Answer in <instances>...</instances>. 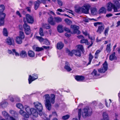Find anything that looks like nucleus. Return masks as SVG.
<instances>
[{
	"instance_id": "72a5a7b5",
	"label": "nucleus",
	"mask_w": 120,
	"mask_h": 120,
	"mask_svg": "<svg viewBox=\"0 0 120 120\" xmlns=\"http://www.w3.org/2000/svg\"><path fill=\"white\" fill-rule=\"evenodd\" d=\"M57 30L60 33L63 32L64 30L63 29V26L62 25H59L57 26Z\"/></svg>"
},
{
	"instance_id": "49530a36",
	"label": "nucleus",
	"mask_w": 120,
	"mask_h": 120,
	"mask_svg": "<svg viewBox=\"0 0 120 120\" xmlns=\"http://www.w3.org/2000/svg\"><path fill=\"white\" fill-rule=\"evenodd\" d=\"M64 21L65 23L68 24L69 25L72 23L71 21L68 19H65Z\"/></svg>"
},
{
	"instance_id": "473e14b6",
	"label": "nucleus",
	"mask_w": 120,
	"mask_h": 120,
	"mask_svg": "<svg viewBox=\"0 0 120 120\" xmlns=\"http://www.w3.org/2000/svg\"><path fill=\"white\" fill-rule=\"evenodd\" d=\"M105 105L107 107H109L110 103H111V100L110 99L108 100H105Z\"/></svg>"
},
{
	"instance_id": "e433bc0d",
	"label": "nucleus",
	"mask_w": 120,
	"mask_h": 120,
	"mask_svg": "<svg viewBox=\"0 0 120 120\" xmlns=\"http://www.w3.org/2000/svg\"><path fill=\"white\" fill-rule=\"evenodd\" d=\"M116 58L115 55V53L114 52L112 54L109 56V60H112L115 59Z\"/></svg>"
},
{
	"instance_id": "39448f33",
	"label": "nucleus",
	"mask_w": 120,
	"mask_h": 120,
	"mask_svg": "<svg viewBox=\"0 0 120 120\" xmlns=\"http://www.w3.org/2000/svg\"><path fill=\"white\" fill-rule=\"evenodd\" d=\"M91 109L86 107L84 108L82 111V115L83 117L90 116L92 113Z\"/></svg>"
},
{
	"instance_id": "f03ea898",
	"label": "nucleus",
	"mask_w": 120,
	"mask_h": 120,
	"mask_svg": "<svg viewBox=\"0 0 120 120\" xmlns=\"http://www.w3.org/2000/svg\"><path fill=\"white\" fill-rule=\"evenodd\" d=\"M44 97L45 99V104L46 107L48 110H50L51 109V103L53 104L55 102V95L53 94H51L50 97L49 94H46L44 96Z\"/></svg>"
},
{
	"instance_id": "2eb2a0df",
	"label": "nucleus",
	"mask_w": 120,
	"mask_h": 120,
	"mask_svg": "<svg viewBox=\"0 0 120 120\" xmlns=\"http://www.w3.org/2000/svg\"><path fill=\"white\" fill-rule=\"evenodd\" d=\"M48 22L51 25L54 26L56 24L55 20H53V18L52 17H50L48 19Z\"/></svg>"
},
{
	"instance_id": "9b49d317",
	"label": "nucleus",
	"mask_w": 120,
	"mask_h": 120,
	"mask_svg": "<svg viewBox=\"0 0 120 120\" xmlns=\"http://www.w3.org/2000/svg\"><path fill=\"white\" fill-rule=\"evenodd\" d=\"M23 27L26 34L28 35L31 33V30L30 26L26 23H25L23 25Z\"/></svg>"
},
{
	"instance_id": "393cba45",
	"label": "nucleus",
	"mask_w": 120,
	"mask_h": 120,
	"mask_svg": "<svg viewBox=\"0 0 120 120\" xmlns=\"http://www.w3.org/2000/svg\"><path fill=\"white\" fill-rule=\"evenodd\" d=\"M91 12L92 14L93 15H95L98 13L97 9L95 8H91Z\"/></svg>"
},
{
	"instance_id": "a878e982",
	"label": "nucleus",
	"mask_w": 120,
	"mask_h": 120,
	"mask_svg": "<svg viewBox=\"0 0 120 120\" xmlns=\"http://www.w3.org/2000/svg\"><path fill=\"white\" fill-rule=\"evenodd\" d=\"M22 39L18 36H17L16 38V42L17 43L19 44H20L22 43Z\"/></svg>"
},
{
	"instance_id": "5701e85b",
	"label": "nucleus",
	"mask_w": 120,
	"mask_h": 120,
	"mask_svg": "<svg viewBox=\"0 0 120 120\" xmlns=\"http://www.w3.org/2000/svg\"><path fill=\"white\" fill-rule=\"evenodd\" d=\"M73 52H74V53L76 56H80L81 55V51L78 50H73Z\"/></svg>"
},
{
	"instance_id": "1a4fd4ad",
	"label": "nucleus",
	"mask_w": 120,
	"mask_h": 120,
	"mask_svg": "<svg viewBox=\"0 0 120 120\" xmlns=\"http://www.w3.org/2000/svg\"><path fill=\"white\" fill-rule=\"evenodd\" d=\"M103 67L101 68L98 70L99 72L102 73H104L108 69V64L107 62L105 61L103 64Z\"/></svg>"
},
{
	"instance_id": "6e6552de",
	"label": "nucleus",
	"mask_w": 120,
	"mask_h": 120,
	"mask_svg": "<svg viewBox=\"0 0 120 120\" xmlns=\"http://www.w3.org/2000/svg\"><path fill=\"white\" fill-rule=\"evenodd\" d=\"M71 28L73 30L72 32L71 33L72 34H80V31L79 30V27L76 25H71Z\"/></svg>"
},
{
	"instance_id": "a18cd8bd",
	"label": "nucleus",
	"mask_w": 120,
	"mask_h": 120,
	"mask_svg": "<svg viewBox=\"0 0 120 120\" xmlns=\"http://www.w3.org/2000/svg\"><path fill=\"white\" fill-rule=\"evenodd\" d=\"M2 114L6 119H8V113L5 111L2 112Z\"/></svg>"
},
{
	"instance_id": "4c0bfd02",
	"label": "nucleus",
	"mask_w": 120,
	"mask_h": 120,
	"mask_svg": "<svg viewBox=\"0 0 120 120\" xmlns=\"http://www.w3.org/2000/svg\"><path fill=\"white\" fill-rule=\"evenodd\" d=\"M93 58V56L90 53L89 55V62L88 64V65H89L90 64L91 61L92 60Z\"/></svg>"
},
{
	"instance_id": "de8ad7c7",
	"label": "nucleus",
	"mask_w": 120,
	"mask_h": 120,
	"mask_svg": "<svg viewBox=\"0 0 120 120\" xmlns=\"http://www.w3.org/2000/svg\"><path fill=\"white\" fill-rule=\"evenodd\" d=\"M5 19H0V26H3L4 24Z\"/></svg>"
},
{
	"instance_id": "79ce46f5",
	"label": "nucleus",
	"mask_w": 120,
	"mask_h": 120,
	"mask_svg": "<svg viewBox=\"0 0 120 120\" xmlns=\"http://www.w3.org/2000/svg\"><path fill=\"white\" fill-rule=\"evenodd\" d=\"M78 49L77 50H78L80 51L83 52V47L82 45H79L77 46Z\"/></svg>"
},
{
	"instance_id": "4be33fe9",
	"label": "nucleus",
	"mask_w": 120,
	"mask_h": 120,
	"mask_svg": "<svg viewBox=\"0 0 120 120\" xmlns=\"http://www.w3.org/2000/svg\"><path fill=\"white\" fill-rule=\"evenodd\" d=\"M103 119H101V120H109L108 114L106 112H103Z\"/></svg>"
},
{
	"instance_id": "f3484780",
	"label": "nucleus",
	"mask_w": 120,
	"mask_h": 120,
	"mask_svg": "<svg viewBox=\"0 0 120 120\" xmlns=\"http://www.w3.org/2000/svg\"><path fill=\"white\" fill-rule=\"evenodd\" d=\"M19 56L22 58H24L27 57V53L25 51L22 50L20 52Z\"/></svg>"
},
{
	"instance_id": "20e7f679",
	"label": "nucleus",
	"mask_w": 120,
	"mask_h": 120,
	"mask_svg": "<svg viewBox=\"0 0 120 120\" xmlns=\"http://www.w3.org/2000/svg\"><path fill=\"white\" fill-rule=\"evenodd\" d=\"M91 7L90 4H84L81 8L79 7L77 9H76V11L79 12L81 10L85 14H88Z\"/></svg>"
},
{
	"instance_id": "b1692460",
	"label": "nucleus",
	"mask_w": 120,
	"mask_h": 120,
	"mask_svg": "<svg viewBox=\"0 0 120 120\" xmlns=\"http://www.w3.org/2000/svg\"><path fill=\"white\" fill-rule=\"evenodd\" d=\"M7 103L5 101H3L0 103V106L4 108L7 107Z\"/></svg>"
},
{
	"instance_id": "a19ab883",
	"label": "nucleus",
	"mask_w": 120,
	"mask_h": 120,
	"mask_svg": "<svg viewBox=\"0 0 120 120\" xmlns=\"http://www.w3.org/2000/svg\"><path fill=\"white\" fill-rule=\"evenodd\" d=\"M36 39H38L41 43L44 40V39L41 37L37 36H36Z\"/></svg>"
},
{
	"instance_id": "774afa93",
	"label": "nucleus",
	"mask_w": 120,
	"mask_h": 120,
	"mask_svg": "<svg viewBox=\"0 0 120 120\" xmlns=\"http://www.w3.org/2000/svg\"><path fill=\"white\" fill-rule=\"evenodd\" d=\"M9 120H16L13 117L10 116L9 119Z\"/></svg>"
},
{
	"instance_id": "cd10ccee",
	"label": "nucleus",
	"mask_w": 120,
	"mask_h": 120,
	"mask_svg": "<svg viewBox=\"0 0 120 120\" xmlns=\"http://www.w3.org/2000/svg\"><path fill=\"white\" fill-rule=\"evenodd\" d=\"M110 44H108L106 45V50L107 52L108 53H110L111 50V48L110 47Z\"/></svg>"
},
{
	"instance_id": "f704fd0d",
	"label": "nucleus",
	"mask_w": 120,
	"mask_h": 120,
	"mask_svg": "<svg viewBox=\"0 0 120 120\" xmlns=\"http://www.w3.org/2000/svg\"><path fill=\"white\" fill-rule=\"evenodd\" d=\"M6 16L5 13L4 12L0 13V19H5Z\"/></svg>"
},
{
	"instance_id": "6ab92c4d",
	"label": "nucleus",
	"mask_w": 120,
	"mask_h": 120,
	"mask_svg": "<svg viewBox=\"0 0 120 120\" xmlns=\"http://www.w3.org/2000/svg\"><path fill=\"white\" fill-rule=\"evenodd\" d=\"M14 44V42L13 38H8V45H13Z\"/></svg>"
},
{
	"instance_id": "5fc2aeb1",
	"label": "nucleus",
	"mask_w": 120,
	"mask_h": 120,
	"mask_svg": "<svg viewBox=\"0 0 120 120\" xmlns=\"http://www.w3.org/2000/svg\"><path fill=\"white\" fill-rule=\"evenodd\" d=\"M13 53H14L15 56H19V54L15 50V49H13L12 50Z\"/></svg>"
},
{
	"instance_id": "f257e3e1",
	"label": "nucleus",
	"mask_w": 120,
	"mask_h": 120,
	"mask_svg": "<svg viewBox=\"0 0 120 120\" xmlns=\"http://www.w3.org/2000/svg\"><path fill=\"white\" fill-rule=\"evenodd\" d=\"M24 108L26 112L24 113L23 115H22L24 117L23 120H29L28 118L32 114L36 117L38 116V112L34 108H30L27 105L24 106Z\"/></svg>"
},
{
	"instance_id": "ddd939ff",
	"label": "nucleus",
	"mask_w": 120,
	"mask_h": 120,
	"mask_svg": "<svg viewBox=\"0 0 120 120\" xmlns=\"http://www.w3.org/2000/svg\"><path fill=\"white\" fill-rule=\"evenodd\" d=\"M26 19L28 23L32 24L33 22L34 18L32 16L27 14L26 15Z\"/></svg>"
},
{
	"instance_id": "338daca9",
	"label": "nucleus",
	"mask_w": 120,
	"mask_h": 120,
	"mask_svg": "<svg viewBox=\"0 0 120 120\" xmlns=\"http://www.w3.org/2000/svg\"><path fill=\"white\" fill-rule=\"evenodd\" d=\"M16 14L17 15H18L20 17H21V15L20 14L19 11H17L16 12Z\"/></svg>"
},
{
	"instance_id": "4468645a",
	"label": "nucleus",
	"mask_w": 120,
	"mask_h": 120,
	"mask_svg": "<svg viewBox=\"0 0 120 120\" xmlns=\"http://www.w3.org/2000/svg\"><path fill=\"white\" fill-rule=\"evenodd\" d=\"M91 75H93L94 77V78L97 79L100 78L99 77V74L97 73V71L95 69H94L93 71L91 74Z\"/></svg>"
},
{
	"instance_id": "a211bd4d",
	"label": "nucleus",
	"mask_w": 120,
	"mask_h": 120,
	"mask_svg": "<svg viewBox=\"0 0 120 120\" xmlns=\"http://www.w3.org/2000/svg\"><path fill=\"white\" fill-rule=\"evenodd\" d=\"M69 65V64L68 62H65L64 68L68 71H69L72 70Z\"/></svg>"
},
{
	"instance_id": "58836bf2",
	"label": "nucleus",
	"mask_w": 120,
	"mask_h": 120,
	"mask_svg": "<svg viewBox=\"0 0 120 120\" xmlns=\"http://www.w3.org/2000/svg\"><path fill=\"white\" fill-rule=\"evenodd\" d=\"M18 36L22 39H24L25 38V35L23 32L22 31H20L19 36Z\"/></svg>"
},
{
	"instance_id": "e2e57ef3",
	"label": "nucleus",
	"mask_w": 120,
	"mask_h": 120,
	"mask_svg": "<svg viewBox=\"0 0 120 120\" xmlns=\"http://www.w3.org/2000/svg\"><path fill=\"white\" fill-rule=\"evenodd\" d=\"M64 30L65 31H67L68 32L70 33L71 32L70 30L68 28L65 27L64 28Z\"/></svg>"
},
{
	"instance_id": "423d86ee",
	"label": "nucleus",
	"mask_w": 120,
	"mask_h": 120,
	"mask_svg": "<svg viewBox=\"0 0 120 120\" xmlns=\"http://www.w3.org/2000/svg\"><path fill=\"white\" fill-rule=\"evenodd\" d=\"M94 26H98L96 32L98 33L101 34L102 32L105 29V26L101 22H97L94 23Z\"/></svg>"
},
{
	"instance_id": "69168bd1",
	"label": "nucleus",
	"mask_w": 120,
	"mask_h": 120,
	"mask_svg": "<svg viewBox=\"0 0 120 120\" xmlns=\"http://www.w3.org/2000/svg\"><path fill=\"white\" fill-rule=\"evenodd\" d=\"M112 14L110 13L106 15V17L108 18L112 16Z\"/></svg>"
},
{
	"instance_id": "7c9ffc66",
	"label": "nucleus",
	"mask_w": 120,
	"mask_h": 120,
	"mask_svg": "<svg viewBox=\"0 0 120 120\" xmlns=\"http://www.w3.org/2000/svg\"><path fill=\"white\" fill-rule=\"evenodd\" d=\"M3 35L5 37L8 36V30L5 28H4L3 30Z\"/></svg>"
},
{
	"instance_id": "412c9836",
	"label": "nucleus",
	"mask_w": 120,
	"mask_h": 120,
	"mask_svg": "<svg viewBox=\"0 0 120 120\" xmlns=\"http://www.w3.org/2000/svg\"><path fill=\"white\" fill-rule=\"evenodd\" d=\"M64 46L63 43L62 42H58L57 44V48L59 49H61Z\"/></svg>"
},
{
	"instance_id": "3c124183",
	"label": "nucleus",
	"mask_w": 120,
	"mask_h": 120,
	"mask_svg": "<svg viewBox=\"0 0 120 120\" xmlns=\"http://www.w3.org/2000/svg\"><path fill=\"white\" fill-rule=\"evenodd\" d=\"M52 116H53L55 117H57V114L55 111H54L52 112V115H50L49 117H51Z\"/></svg>"
},
{
	"instance_id": "bb28decb",
	"label": "nucleus",
	"mask_w": 120,
	"mask_h": 120,
	"mask_svg": "<svg viewBox=\"0 0 120 120\" xmlns=\"http://www.w3.org/2000/svg\"><path fill=\"white\" fill-rule=\"evenodd\" d=\"M28 55L30 57H33L35 56V53L34 52L32 51H29L28 53Z\"/></svg>"
},
{
	"instance_id": "aec40b11",
	"label": "nucleus",
	"mask_w": 120,
	"mask_h": 120,
	"mask_svg": "<svg viewBox=\"0 0 120 120\" xmlns=\"http://www.w3.org/2000/svg\"><path fill=\"white\" fill-rule=\"evenodd\" d=\"M75 79L78 81H82L83 80L84 77L81 76H76L75 77Z\"/></svg>"
},
{
	"instance_id": "c85d7f7f",
	"label": "nucleus",
	"mask_w": 120,
	"mask_h": 120,
	"mask_svg": "<svg viewBox=\"0 0 120 120\" xmlns=\"http://www.w3.org/2000/svg\"><path fill=\"white\" fill-rule=\"evenodd\" d=\"M106 9L104 7H101L99 10V13H105L106 12Z\"/></svg>"
},
{
	"instance_id": "0e129e2a",
	"label": "nucleus",
	"mask_w": 120,
	"mask_h": 120,
	"mask_svg": "<svg viewBox=\"0 0 120 120\" xmlns=\"http://www.w3.org/2000/svg\"><path fill=\"white\" fill-rule=\"evenodd\" d=\"M57 11H59L60 12H63L65 11V10H63L59 8L57 9Z\"/></svg>"
},
{
	"instance_id": "c9c22d12",
	"label": "nucleus",
	"mask_w": 120,
	"mask_h": 120,
	"mask_svg": "<svg viewBox=\"0 0 120 120\" xmlns=\"http://www.w3.org/2000/svg\"><path fill=\"white\" fill-rule=\"evenodd\" d=\"M56 22L59 23L61 22L62 21V19L61 18L58 17H54Z\"/></svg>"
},
{
	"instance_id": "8fccbe9b",
	"label": "nucleus",
	"mask_w": 120,
	"mask_h": 120,
	"mask_svg": "<svg viewBox=\"0 0 120 120\" xmlns=\"http://www.w3.org/2000/svg\"><path fill=\"white\" fill-rule=\"evenodd\" d=\"M39 34L41 36H43L44 35V34L43 32L42 29L40 28L39 32Z\"/></svg>"
},
{
	"instance_id": "4d7b16f0",
	"label": "nucleus",
	"mask_w": 120,
	"mask_h": 120,
	"mask_svg": "<svg viewBox=\"0 0 120 120\" xmlns=\"http://www.w3.org/2000/svg\"><path fill=\"white\" fill-rule=\"evenodd\" d=\"M69 117V115H67L63 116L62 118L63 119L66 120L68 119Z\"/></svg>"
},
{
	"instance_id": "37998d69",
	"label": "nucleus",
	"mask_w": 120,
	"mask_h": 120,
	"mask_svg": "<svg viewBox=\"0 0 120 120\" xmlns=\"http://www.w3.org/2000/svg\"><path fill=\"white\" fill-rule=\"evenodd\" d=\"M34 4V8L35 10H36L39 7V4L38 1L35 2Z\"/></svg>"
},
{
	"instance_id": "f8f14e48",
	"label": "nucleus",
	"mask_w": 120,
	"mask_h": 120,
	"mask_svg": "<svg viewBox=\"0 0 120 120\" xmlns=\"http://www.w3.org/2000/svg\"><path fill=\"white\" fill-rule=\"evenodd\" d=\"M32 75V76L30 75H29L28 80L29 84H30L33 81L35 80L38 78V76L37 74H34Z\"/></svg>"
},
{
	"instance_id": "dca6fc26",
	"label": "nucleus",
	"mask_w": 120,
	"mask_h": 120,
	"mask_svg": "<svg viewBox=\"0 0 120 120\" xmlns=\"http://www.w3.org/2000/svg\"><path fill=\"white\" fill-rule=\"evenodd\" d=\"M107 10L108 11H111L112 9H114V6L112 3L109 2L107 5Z\"/></svg>"
},
{
	"instance_id": "680f3d73",
	"label": "nucleus",
	"mask_w": 120,
	"mask_h": 120,
	"mask_svg": "<svg viewBox=\"0 0 120 120\" xmlns=\"http://www.w3.org/2000/svg\"><path fill=\"white\" fill-rule=\"evenodd\" d=\"M57 3L60 6L62 5V1L60 0H57Z\"/></svg>"
},
{
	"instance_id": "c756f323",
	"label": "nucleus",
	"mask_w": 120,
	"mask_h": 120,
	"mask_svg": "<svg viewBox=\"0 0 120 120\" xmlns=\"http://www.w3.org/2000/svg\"><path fill=\"white\" fill-rule=\"evenodd\" d=\"M40 3H42L44 4L50 2V0H37Z\"/></svg>"
},
{
	"instance_id": "9d476101",
	"label": "nucleus",
	"mask_w": 120,
	"mask_h": 120,
	"mask_svg": "<svg viewBox=\"0 0 120 120\" xmlns=\"http://www.w3.org/2000/svg\"><path fill=\"white\" fill-rule=\"evenodd\" d=\"M16 107L20 109L19 111V114L21 115H23L24 113H25V112L24 111V107L21 104L18 103L16 104Z\"/></svg>"
},
{
	"instance_id": "864d4df0",
	"label": "nucleus",
	"mask_w": 120,
	"mask_h": 120,
	"mask_svg": "<svg viewBox=\"0 0 120 120\" xmlns=\"http://www.w3.org/2000/svg\"><path fill=\"white\" fill-rule=\"evenodd\" d=\"M13 53H14L15 56H19V54L15 50V49H13L12 50Z\"/></svg>"
},
{
	"instance_id": "2f4dec72",
	"label": "nucleus",
	"mask_w": 120,
	"mask_h": 120,
	"mask_svg": "<svg viewBox=\"0 0 120 120\" xmlns=\"http://www.w3.org/2000/svg\"><path fill=\"white\" fill-rule=\"evenodd\" d=\"M80 42L81 43H85L88 45H89L90 44L88 42V40L84 39H81L80 41Z\"/></svg>"
},
{
	"instance_id": "6e6d98bb",
	"label": "nucleus",
	"mask_w": 120,
	"mask_h": 120,
	"mask_svg": "<svg viewBox=\"0 0 120 120\" xmlns=\"http://www.w3.org/2000/svg\"><path fill=\"white\" fill-rule=\"evenodd\" d=\"M44 44L46 45H50V43L49 41L46 39H44Z\"/></svg>"
},
{
	"instance_id": "bf43d9fd",
	"label": "nucleus",
	"mask_w": 120,
	"mask_h": 120,
	"mask_svg": "<svg viewBox=\"0 0 120 120\" xmlns=\"http://www.w3.org/2000/svg\"><path fill=\"white\" fill-rule=\"evenodd\" d=\"M89 38L90 39L91 41V44H90V45L88 47V48H89V47L91 46L93 44V42L94 41V40L91 37H89Z\"/></svg>"
},
{
	"instance_id": "0eeeda50",
	"label": "nucleus",
	"mask_w": 120,
	"mask_h": 120,
	"mask_svg": "<svg viewBox=\"0 0 120 120\" xmlns=\"http://www.w3.org/2000/svg\"><path fill=\"white\" fill-rule=\"evenodd\" d=\"M120 0H113V5L114 6V12H118L117 9H118L120 7V3L119 1Z\"/></svg>"
},
{
	"instance_id": "7ed1b4c3",
	"label": "nucleus",
	"mask_w": 120,
	"mask_h": 120,
	"mask_svg": "<svg viewBox=\"0 0 120 120\" xmlns=\"http://www.w3.org/2000/svg\"><path fill=\"white\" fill-rule=\"evenodd\" d=\"M34 107L36 109L38 112H38V114L41 116V117L45 120H50V119L46 117V115L42 112L43 108L42 105L41 103L38 102H36L34 103ZM34 109H35L33 108Z\"/></svg>"
},
{
	"instance_id": "ea45409f",
	"label": "nucleus",
	"mask_w": 120,
	"mask_h": 120,
	"mask_svg": "<svg viewBox=\"0 0 120 120\" xmlns=\"http://www.w3.org/2000/svg\"><path fill=\"white\" fill-rule=\"evenodd\" d=\"M5 9V7L4 5L3 4L0 5V13L4 12Z\"/></svg>"
},
{
	"instance_id": "09e8293b",
	"label": "nucleus",
	"mask_w": 120,
	"mask_h": 120,
	"mask_svg": "<svg viewBox=\"0 0 120 120\" xmlns=\"http://www.w3.org/2000/svg\"><path fill=\"white\" fill-rule=\"evenodd\" d=\"M44 50V49L43 47H37L36 48L35 50L36 51L39 52Z\"/></svg>"
},
{
	"instance_id": "13d9d810",
	"label": "nucleus",
	"mask_w": 120,
	"mask_h": 120,
	"mask_svg": "<svg viewBox=\"0 0 120 120\" xmlns=\"http://www.w3.org/2000/svg\"><path fill=\"white\" fill-rule=\"evenodd\" d=\"M44 28L46 29H49L50 28V26L49 24H45L43 26Z\"/></svg>"
},
{
	"instance_id": "c03bdc74",
	"label": "nucleus",
	"mask_w": 120,
	"mask_h": 120,
	"mask_svg": "<svg viewBox=\"0 0 120 120\" xmlns=\"http://www.w3.org/2000/svg\"><path fill=\"white\" fill-rule=\"evenodd\" d=\"M109 30V27H107L105 29L104 33L105 36H107L108 34V33Z\"/></svg>"
},
{
	"instance_id": "052dcab7",
	"label": "nucleus",
	"mask_w": 120,
	"mask_h": 120,
	"mask_svg": "<svg viewBox=\"0 0 120 120\" xmlns=\"http://www.w3.org/2000/svg\"><path fill=\"white\" fill-rule=\"evenodd\" d=\"M81 109H79L78 110V116L79 119H80L81 116Z\"/></svg>"
},
{
	"instance_id": "603ef678",
	"label": "nucleus",
	"mask_w": 120,
	"mask_h": 120,
	"mask_svg": "<svg viewBox=\"0 0 120 120\" xmlns=\"http://www.w3.org/2000/svg\"><path fill=\"white\" fill-rule=\"evenodd\" d=\"M67 52L68 53V55L70 56H72L74 54V52H73V50L71 52L69 51L68 49L67 50Z\"/></svg>"
}]
</instances>
